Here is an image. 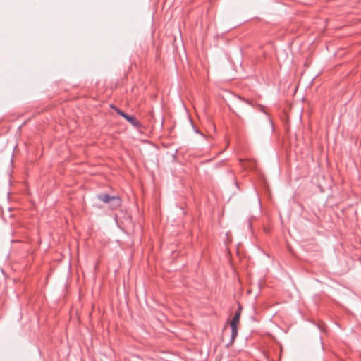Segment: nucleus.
<instances>
[{
	"mask_svg": "<svg viewBox=\"0 0 361 361\" xmlns=\"http://www.w3.org/2000/svg\"><path fill=\"white\" fill-rule=\"evenodd\" d=\"M241 310L242 307L240 306L238 307V310L235 311L233 318L231 322L235 323H239L240 315H241Z\"/></svg>",
	"mask_w": 361,
	"mask_h": 361,
	"instance_id": "4",
	"label": "nucleus"
},
{
	"mask_svg": "<svg viewBox=\"0 0 361 361\" xmlns=\"http://www.w3.org/2000/svg\"><path fill=\"white\" fill-rule=\"evenodd\" d=\"M238 323L230 322V326L231 329V342H233L238 336Z\"/></svg>",
	"mask_w": 361,
	"mask_h": 361,
	"instance_id": "3",
	"label": "nucleus"
},
{
	"mask_svg": "<svg viewBox=\"0 0 361 361\" xmlns=\"http://www.w3.org/2000/svg\"><path fill=\"white\" fill-rule=\"evenodd\" d=\"M115 110H116V112L118 115L121 116H122L123 118H124L128 116V114H126L124 111H122V110H121L120 109L116 108V109H115Z\"/></svg>",
	"mask_w": 361,
	"mask_h": 361,
	"instance_id": "5",
	"label": "nucleus"
},
{
	"mask_svg": "<svg viewBox=\"0 0 361 361\" xmlns=\"http://www.w3.org/2000/svg\"><path fill=\"white\" fill-rule=\"evenodd\" d=\"M97 197L100 201L107 204L111 209H117L121 204V199L118 195L111 196L106 193H100Z\"/></svg>",
	"mask_w": 361,
	"mask_h": 361,
	"instance_id": "1",
	"label": "nucleus"
},
{
	"mask_svg": "<svg viewBox=\"0 0 361 361\" xmlns=\"http://www.w3.org/2000/svg\"><path fill=\"white\" fill-rule=\"evenodd\" d=\"M125 119L135 128H138L142 126L141 123L134 116H130L128 114Z\"/></svg>",
	"mask_w": 361,
	"mask_h": 361,
	"instance_id": "2",
	"label": "nucleus"
}]
</instances>
